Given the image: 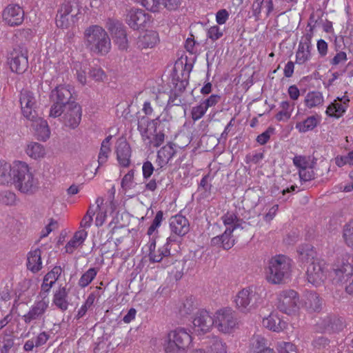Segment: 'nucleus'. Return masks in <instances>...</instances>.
I'll return each mask as SVG.
<instances>
[{"label":"nucleus","mask_w":353,"mask_h":353,"mask_svg":"<svg viewBox=\"0 0 353 353\" xmlns=\"http://www.w3.org/2000/svg\"><path fill=\"white\" fill-rule=\"evenodd\" d=\"M83 43L91 54L105 56L111 50V38L108 32L99 25H90L83 32Z\"/></svg>","instance_id":"1"},{"label":"nucleus","mask_w":353,"mask_h":353,"mask_svg":"<svg viewBox=\"0 0 353 353\" xmlns=\"http://www.w3.org/2000/svg\"><path fill=\"white\" fill-rule=\"evenodd\" d=\"M292 260L282 254L272 257L266 268V279L272 284H281L289 279L291 274Z\"/></svg>","instance_id":"2"},{"label":"nucleus","mask_w":353,"mask_h":353,"mask_svg":"<svg viewBox=\"0 0 353 353\" xmlns=\"http://www.w3.org/2000/svg\"><path fill=\"white\" fill-rule=\"evenodd\" d=\"M13 172L15 174L12 176L11 184H14L18 190L27 194H32L37 191V181L34 179L33 174L30 172L26 163L21 161L14 163Z\"/></svg>","instance_id":"3"},{"label":"nucleus","mask_w":353,"mask_h":353,"mask_svg":"<svg viewBox=\"0 0 353 353\" xmlns=\"http://www.w3.org/2000/svg\"><path fill=\"white\" fill-rule=\"evenodd\" d=\"M105 28L119 51L121 52L130 51V41L127 28L121 21L117 19L108 18L105 21Z\"/></svg>","instance_id":"4"},{"label":"nucleus","mask_w":353,"mask_h":353,"mask_svg":"<svg viewBox=\"0 0 353 353\" xmlns=\"http://www.w3.org/2000/svg\"><path fill=\"white\" fill-rule=\"evenodd\" d=\"M125 23L133 30H143L150 27L152 22V15L145 10L137 8H126L123 14Z\"/></svg>","instance_id":"5"},{"label":"nucleus","mask_w":353,"mask_h":353,"mask_svg":"<svg viewBox=\"0 0 353 353\" xmlns=\"http://www.w3.org/2000/svg\"><path fill=\"white\" fill-rule=\"evenodd\" d=\"M333 282L336 285H343L353 275V255L343 254L339 259L334 268Z\"/></svg>","instance_id":"6"},{"label":"nucleus","mask_w":353,"mask_h":353,"mask_svg":"<svg viewBox=\"0 0 353 353\" xmlns=\"http://www.w3.org/2000/svg\"><path fill=\"white\" fill-rule=\"evenodd\" d=\"M10 70L16 74H23L28 68V50L24 46L14 48L8 56Z\"/></svg>","instance_id":"7"},{"label":"nucleus","mask_w":353,"mask_h":353,"mask_svg":"<svg viewBox=\"0 0 353 353\" xmlns=\"http://www.w3.org/2000/svg\"><path fill=\"white\" fill-rule=\"evenodd\" d=\"M237 324L236 314L230 308H223L216 311L214 325L220 332L230 333Z\"/></svg>","instance_id":"8"},{"label":"nucleus","mask_w":353,"mask_h":353,"mask_svg":"<svg viewBox=\"0 0 353 353\" xmlns=\"http://www.w3.org/2000/svg\"><path fill=\"white\" fill-rule=\"evenodd\" d=\"M259 299V294L252 287H249L237 294L235 303L239 310L248 312L256 307Z\"/></svg>","instance_id":"9"},{"label":"nucleus","mask_w":353,"mask_h":353,"mask_svg":"<svg viewBox=\"0 0 353 353\" xmlns=\"http://www.w3.org/2000/svg\"><path fill=\"white\" fill-rule=\"evenodd\" d=\"M277 309L283 313L291 314L298 308L299 298L298 293L293 290H285L278 296Z\"/></svg>","instance_id":"10"},{"label":"nucleus","mask_w":353,"mask_h":353,"mask_svg":"<svg viewBox=\"0 0 353 353\" xmlns=\"http://www.w3.org/2000/svg\"><path fill=\"white\" fill-rule=\"evenodd\" d=\"M74 88L70 85L59 84L53 88L50 94V101H54L55 104H61L66 106L73 101L72 92Z\"/></svg>","instance_id":"11"},{"label":"nucleus","mask_w":353,"mask_h":353,"mask_svg":"<svg viewBox=\"0 0 353 353\" xmlns=\"http://www.w3.org/2000/svg\"><path fill=\"white\" fill-rule=\"evenodd\" d=\"M325 265L324 261L320 259H316L309 264L306 271L309 283L315 286H319L323 283L325 279Z\"/></svg>","instance_id":"12"},{"label":"nucleus","mask_w":353,"mask_h":353,"mask_svg":"<svg viewBox=\"0 0 353 353\" xmlns=\"http://www.w3.org/2000/svg\"><path fill=\"white\" fill-rule=\"evenodd\" d=\"M2 17L9 26H18L24 21V10L18 4H9L3 10Z\"/></svg>","instance_id":"13"},{"label":"nucleus","mask_w":353,"mask_h":353,"mask_svg":"<svg viewBox=\"0 0 353 353\" xmlns=\"http://www.w3.org/2000/svg\"><path fill=\"white\" fill-rule=\"evenodd\" d=\"M64 114L65 125L71 129H76L80 124L82 117V108L74 101L67 105Z\"/></svg>","instance_id":"14"},{"label":"nucleus","mask_w":353,"mask_h":353,"mask_svg":"<svg viewBox=\"0 0 353 353\" xmlns=\"http://www.w3.org/2000/svg\"><path fill=\"white\" fill-rule=\"evenodd\" d=\"M117 159L121 167L128 168L130 164L131 148L125 139H119L116 146Z\"/></svg>","instance_id":"15"},{"label":"nucleus","mask_w":353,"mask_h":353,"mask_svg":"<svg viewBox=\"0 0 353 353\" xmlns=\"http://www.w3.org/2000/svg\"><path fill=\"white\" fill-rule=\"evenodd\" d=\"M196 331L206 333L214 325V316L212 317L206 310L199 311L192 321Z\"/></svg>","instance_id":"16"},{"label":"nucleus","mask_w":353,"mask_h":353,"mask_svg":"<svg viewBox=\"0 0 353 353\" xmlns=\"http://www.w3.org/2000/svg\"><path fill=\"white\" fill-rule=\"evenodd\" d=\"M314 353H334L336 346L324 335H315L311 342Z\"/></svg>","instance_id":"17"},{"label":"nucleus","mask_w":353,"mask_h":353,"mask_svg":"<svg viewBox=\"0 0 353 353\" xmlns=\"http://www.w3.org/2000/svg\"><path fill=\"white\" fill-rule=\"evenodd\" d=\"M318 325L325 332H339L345 327L343 319L334 315L326 316L321 319Z\"/></svg>","instance_id":"18"},{"label":"nucleus","mask_w":353,"mask_h":353,"mask_svg":"<svg viewBox=\"0 0 353 353\" xmlns=\"http://www.w3.org/2000/svg\"><path fill=\"white\" fill-rule=\"evenodd\" d=\"M234 228H226L222 234L213 237L210 241V245L218 248H223L224 250H229L234 245V240L232 239Z\"/></svg>","instance_id":"19"},{"label":"nucleus","mask_w":353,"mask_h":353,"mask_svg":"<svg viewBox=\"0 0 353 353\" xmlns=\"http://www.w3.org/2000/svg\"><path fill=\"white\" fill-rule=\"evenodd\" d=\"M82 5L79 0H65L58 12H65L70 14L72 22L74 23L79 20L78 15L81 14Z\"/></svg>","instance_id":"20"},{"label":"nucleus","mask_w":353,"mask_h":353,"mask_svg":"<svg viewBox=\"0 0 353 353\" xmlns=\"http://www.w3.org/2000/svg\"><path fill=\"white\" fill-rule=\"evenodd\" d=\"M34 135L40 141H46L50 136V130L46 120L41 117L33 121Z\"/></svg>","instance_id":"21"},{"label":"nucleus","mask_w":353,"mask_h":353,"mask_svg":"<svg viewBox=\"0 0 353 353\" xmlns=\"http://www.w3.org/2000/svg\"><path fill=\"white\" fill-rule=\"evenodd\" d=\"M142 6L152 12H158L161 6L168 10H176V0H143Z\"/></svg>","instance_id":"22"},{"label":"nucleus","mask_w":353,"mask_h":353,"mask_svg":"<svg viewBox=\"0 0 353 353\" xmlns=\"http://www.w3.org/2000/svg\"><path fill=\"white\" fill-rule=\"evenodd\" d=\"M298 261L302 264L311 263L318 259L314 247L310 244H303L297 248Z\"/></svg>","instance_id":"23"},{"label":"nucleus","mask_w":353,"mask_h":353,"mask_svg":"<svg viewBox=\"0 0 353 353\" xmlns=\"http://www.w3.org/2000/svg\"><path fill=\"white\" fill-rule=\"evenodd\" d=\"M48 307V301L43 300L35 303L29 312L23 316V319L26 323H30L32 320L37 319L39 316L45 313Z\"/></svg>","instance_id":"24"},{"label":"nucleus","mask_w":353,"mask_h":353,"mask_svg":"<svg viewBox=\"0 0 353 353\" xmlns=\"http://www.w3.org/2000/svg\"><path fill=\"white\" fill-rule=\"evenodd\" d=\"M263 325L266 328L276 332L282 331L286 327L285 321L274 312H272L268 317L263 319Z\"/></svg>","instance_id":"25"},{"label":"nucleus","mask_w":353,"mask_h":353,"mask_svg":"<svg viewBox=\"0 0 353 353\" xmlns=\"http://www.w3.org/2000/svg\"><path fill=\"white\" fill-rule=\"evenodd\" d=\"M41 250L37 248L28 254L27 268L33 273L38 272L42 268Z\"/></svg>","instance_id":"26"},{"label":"nucleus","mask_w":353,"mask_h":353,"mask_svg":"<svg viewBox=\"0 0 353 353\" xmlns=\"http://www.w3.org/2000/svg\"><path fill=\"white\" fill-rule=\"evenodd\" d=\"M322 301L316 292H309L306 295L304 306L309 312H319L321 310Z\"/></svg>","instance_id":"27"},{"label":"nucleus","mask_w":353,"mask_h":353,"mask_svg":"<svg viewBox=\"0 0 353 353\" xmlns=\"http://www.w3.org/2000/svg\"><path fill=\"white\" fill-rule=\"evenodd\" d=\"M14 164L12 166L10 163L4 161H0V184L8 185L12 183L14 173Z\"/></svg>","instance_id":"28"},{"label":"nucleus","mask_w":353,"mask_h":353,"mask_svg":"<svg viewBox=\"0 0 353 353\" xmlns=\"http://www.w3.org/2000/svg\"><path fill=\"white\" fill-rule=\"evenodd\" d=\"M192 343V336L185 328L178 327V353H186Z\"/></svg>","instance_id":"29"},{"label":"nucleus","mask_w":353,"mask_h":353,"mask_svg":"<svg viewBox=\"0 0 353 353\" xmlns=\"http://www.w3.org/2000/svg\"><path fill=\"white\" fill-rule=\"evenodd\" d=\"M159 119L149 121L146 117H142L141 121L138 123V130L140 131L142 137H145L147 139L150 137L147 135L148 130H153V132H157V125L158 124Z\"/></svg>","instance_id":"30"},{"label":"nucleus","mask_w":353,"mask_h":353,"mask_svg":"<svg viewBox=\"0 0 353 353\" xmlns=\"http://www.w3.org/2000/svg\"><path fill=\"white\" fill-rule=\"evenodd\" d=\"M68 294L65 287H60L54 294L53 303L62 311H65L68 309Z\"/></svg>","instance_id":"31"},{"label":"nucleus","mask_w":353,"mask_h":353,"mask_svg":"<svg viewBox=\"0 0 353 353\" xmlns=\"http://www.w3.org/2000/svg\"><path fill=\"white\" fill-rule=\"evenodd\" d=\"M165 353H176V329L170 331L163 343Z\"/></svg>","instance_id":"32"},{"label":"nucleus","mask_w":353,"mask_h":353,"mask_svg":"<svg viewBox=\"0 0 353 353\" xmlns=\"http://www.w3.org/2000/svg\"><path fill=\"white\" fill-rule=\"evenodd\" d=\"M175 144L172 142H168L167 145L163 146L157 152V159L166 164L169 163L172 157L176 153L174 149Z\"/></svg>","instance_id":"33"},{"label":"nucleus","mask_w":353,"mask_h":353,"mask_svg":"<svg viewBox=\"0 0 353 353\" xmlns=\"http://www.w3.org/2000/svg\"><path fill=\"white\" fill-rule=\"evenodd\" d=\"M176 290V272H169L163 287L161 288V294L165 296H170L172 292Z\"/></svg>","instance_id":"34"},{"label":"nucleus","mask_w":353,"mask_h":353,"mask_svg":"<svg viewBox=\"0 0 353 353\" xmlns=\"http://www.w3.org/2000/svg\"><path fill=\"white\" fill-rule=\"evenodd\" d=\"M324 99L321 92L319 91L309 92L304 99L305 105L308 108L317 107L323 103Z\"/></svg>","instance_id":"35"},{"label":"nucleus","mask_w":353,"mask_h":353,"mask_svg":"<svg viewBox=\"0 0 353 353\" xmlns=\"http://www.w3.org/2000/svg\"><path fill=\"white\" fill-rule=\"evenodd\" d=\"M196 308L195 299L192 296H190L183 300L178 308V312L181 316H186Z\"/></svg>","instance_id":"36"},{"label":"nucleus","mask_w":353,"mask_h":353,"mask_svg":"<svg viewBox=\"0 0 353 353\" xmlns=\"http://www.w3.org/2000/svg\"><path fill=\"white\" fill-rule=\"evenodd\" d=\"M208 353H227V345L218 337H213L207 347Z\"/></svg>","instance_id":"37"},{"label":"nucleus","mask_w":353,"mask_h":353,"mask_svg":"<svg viewBox=\"0 0 353 353\" xmlns=\"http://www.w3.org/2000/svg\"><path fill=\"white\" fill-rule=\"evenodd\" d=\"M26 152L29 157L34 159L43 157L46 154L44 147L37 142H32L28 145Z\"/></svg>","instance_id":"38"},{"label":"nucleus","mask_w":353,"mask_h":353,"mask_svg":"<svg viewBox=\"0 0 353 353\" xmlns=\"http://www.w3.org/2000/svg\"><path fill=\"white\" fill-rule=\"evenodd\" d=\"M346 108L342 104L334 101L327 106L325 114L330 117L339 119L345 112Z\"/></svg>","instance_id":"39"},{"label":"nucleus","mask_w":353,"mask_h":353,"mask_svg":"<svg viewBox=\"0 0 353 353\" xmlns=\"http://www.w3.org/2000/svg\"><path fill=\"white\" fill-rule=\"evenodd\" d=\"M159 41V34L155 31H148L141 39L143 48H153Z\"/></svg>","instance_id":"40"},{"label":"nucleus","mask_w":353,"mask_h":353,"mask_svg":"<svg viewBox=\"0 0 353 353\" xmlns=\"http://www.w3.org/2000/svg\"><path fill=\"white\" fill-rule=\"evenodd\" d=\"M99 271L97 268H90L84 272L79 280V285L84 288L87 287L95 279Z\"/></svg>","instance_id":"41"},{"label":"nucleus","mask_w":353,"mask_h":353,"mask_svg":"<svg viewBox=\"0 0 353 353\" xmlns=\"http://www.w3.org/2000/svg\"><path fill=\"white\" fill-rule=\"evenodd\" d=\"M250 347L254 353H259L265 349H271L266 346V340L261 335L253 336L250 340Z\"/></svg>","instance_id":"42"},{"label":"nucleus","mask_w":353,"mask_h":353,"mask_svg":"<svg viewBox=\"0 0 353 353\" xmlns=\"http://www.w3.org/2000/svg\"><path fill=\"white\" fill-rule=\"evenodd\" d=\"M221 219L226 228L230 227V228H234V230L241 227V222L242 221L236 214L229 212L225 214Z\"/></svg>","instance_id":"43"},{"label":"nucleus","mask_w":353,"mask_h":353,"mask_svg":"<svg viewBox=\"0 0 353 353\" xmlns=\"http://www.w3.org/2000/svg\"><path fill=\"white\" fill-rule=\"evenodd\" d=\"M317 121L315 116L308 117L302 122L296 124V128L301 132H306L312 130L317 125Z\"/></svg>","instance_id":"44"},{"label":"nucleus","mask_w":353,"mask_h":353,"mask_svg":"<svg viewBox=\"0 0 353 353\" xmlns=\"http://www.w3.org/2000/svg\"><path fill=\"white\" fill-rule=\"evenodd\" d=\"M19 102L21 105L25 108H33L35 105V99L32 92L30 90H22L20 92Z\"/></svg>","instance_id":"45"},{"label":"nucleus","mask_w":353,"mask_h":353,"mask_svg":"<svg viewBox=\"0 0 353 353\" xmlns=\"http://www.w3.org/2000/svg\"><path fill=\"white\" fill-rule=\"evenodd\" d=\"M170 77H172V83L174 85V89L170 90L168 105H175L176 104H174V102L176 99V61L174 62Z\"/></svg>","instance_id":"46"},{"label":"nucleus","mask_w":353,"mask_h":353,"mask_svg":"<svg viewBox=\"0 0 353 353\" xmlns=\"http://www.w3.org/2000/svg\"><path fill=\"white\" fill-rule=\"evenodd\" d=\"M0 343L3 344L0 346V352L8 353L14 345V336L5 331L3 336L0 339Z\"/></svg>","instance_id":"47"},{"label":"nucleus","mask_w":353,"mask_h":353,"mask_svg":"<svg viewBox=\"0 0 353 353\" xmlns=\"http://www.w3.org/2000/svg\"><path fill=\"white\" fill-rule=\"evenodd\" d=\"M94 299L95 295L94 293H91L88 295L85 303L81 305V307H80L77 312V314L76 315V318L77 319H79L80 318L83 317L86 314L88 308L93 305Z\"/></svg>","instance_id":"48"},{"label":"nucleus","mask_w":353,"mask_h":353,"mask_svg":"<svg viewBox=\"0 0 353 353\" xmlns=\"http://www.w3.org/2000/svg\"><path fill=\"white\" fill-rule=\"evenodd\" d=\"M343 237L347 245L353 248V221L347 223L343 230Z\"/></svg>","instance_id":"49"},{"label":"nucleus","mask_w":353,"mask_h":353,"mask_svg":"<svg viewBox=\"0 0 353 353\" xmlns=\"http://www.w3.org/2000/svg\"><path fill=\"white\" fill-rule=\"evenodd\" d=\"M178 236H183L190 231V224L188 220L183 216L178 213Z\"/></svg>","instance_id":"50"},{"label":"nucleus","mask_w":353,"mask_h":353,"mask_svg":"<svg viewBox=\"0 0 353 353\" xmlns=\"http://www.w3.org/2000/svg\"><path fill=\"white\" fill-rule=\"evenodd\" d=\"M0 201L6 205H13L16 201V195L10 190H6L1 193Z\"/></svg>","instance_id":"51"},{"label":"nucleus","mask_w":353,"mask_h":353,"mask_svg":"<svg viewBox=\"0 0 353 353\" xmlns=\"http://www.w3.org/2000/svg\"><path fill=\"white\" fill-rule=\"evenodd\" d=\"M209 178V175H205L201 180L198 188L199 192H201L202 194L203 193V197L208 196L210 193L212 185L208 183Z\"/></svg>","instance_id":"52"},{"label":"nucleus","mask_w":353,"mask_h":353,"mask_svg":"<svg viewBox=\"0 0 353 353\" xmlns=\"http://www.w3.org/2000/svg\"><path fill=\"white\" fill-rule=\"evenodd\" d=\"M300 180L301 181H309L314 179L315 173L313 170V168L308 165L305 169L299 170V171Z\"/></svg>","instance_id":"53"},{"label":"nucleus","mask_w":353,"mask_h":353,"mask_svg":"<svg viewBox=\"0 0 353 353\" xmlns=\"http://www.w3.org/2000/svg\"><path fill=\"white\" fill-rule=\"evenodd\" d=\"M149 257L150 261L152 263H159L162 261V257H159V256L156 255L154 254L155 248H156V239L153 236L150 238L149 241Z\"/></svg>","instance_id":"54"},{"label":"nucleus","mask_w":353,"mask_h":353,"mask_svg":"<svg viewBox=\"0 0 353 353\" xmlns=\"http://www.w3.org/2000/svg\"><path fill=\"white\" fill-rule=\"evenodd\" d=\"M277 347L279 353H298L296 347L290 342H280Z\"/></svg>","instance_id":"55"},{"label":"nucleus","mask_w":353,"mask_h":353,"mask_svg":"<svg viewBox=\"0 0 353 353\" xmlns=\"http://www.w3.org/2000/svg\"><path fill=\"white\" fill-rule=\"evenodd\" d=\"M60 14L59 19H56V25L59 28L67 29L70 26V21L68 19V14L65 12H58Z\"/></svg>","instance_id":"56"},{"label":"nucleus","mask_w":353,"mask_h":353,"mask_svg":"<svg viewBox=\"0 0 353 353\" xmlns=\"http://www.w3.org/2000/svg\"><path fill=\"white\" fill-rule=\"evenodd\" d=\"M207 108L204 106L203 103H201L199 105L194 106L192 109V119L194 121L201 119L206 112Z\"/></svg>","instance_id":"57"},{"label":"nucleus","mask_w":353,"mask_h":353,"mask_svg":"<svg viewBox=\"0 0 353 353\" xmlns=\"http://www.w3.org/2000/svg\"><path fill=\"white\" fill-rule=\"evenodd\" d=\"M51 102L52 104L50 109L49 117L52 118L59 117L63 113L66 106L61 104H55L54 101Z\"/></svg>","instance_id":"58"},{"label":"nucleus","mask_w":353,"mask_h":353,"mask_svg":"<svg viewBox=\"0 0 353 353\" xmlns=\"http://www.w3.org/2000/svg\"><path fill=\"white\" fill-rule=\"evenodd\" d=\"M88 74L90 77L96 81H99L103 80V77L105 76V72L101 68L92 67L89 69Z\"/></svg>","instance_id":"59"},{"label":"nucleus","mask_w":353,"mask_h":353,"mask_svg":"<svg viewBox=\"0 0 353 353\" xmlns=\"http://www.w3.org/2000/svg\"><path fill=\"white\" fill-rule=\"evenodd\" d=\"M134 174V170H130L122 179L121 180V187L124 190L130 189L132 186V183L133 181Z\"/></svg>","instance_id":"60"},{"label":"nucleus","mask_w":353,"mask_h":353,"mask_svg":"<svg viewBox=\"0 0 353 353\" xmlns=\"http://www.w3.org/2000/svg\"><path fill=\"white\" fill-rule=\"evenodd\" d=\"M314 32H313V28L311 27L309 30H307V33L304 34V36L302 37L301 40L300 41L301 45H303V46H305L306 50H310L312 48V43L311 40L313 37Z\"/></svg>","instance_id":"61"},{"label":"nucleus","mask_w":353,"mask_h":353,"mask_svg":"<svg viewBox=\"0 0 353 353\" xmlns=\"http://www.w3.org/2000/svg\"><path fill=\"white\" fill-rule=\"evenodd\" d=\"M223 32L218 26H212L208 31V37L213 41L218 40L223 36Z\"/></svg>","instance_id":"62"},{"label":"nucleus","mask_w":353,"mask_h":353,"mask_svg":"<svg viewBox=\"0 0 353 353\" xmlns=\"http://www.w3.org/2000/svg\"><path fill=\"white\" fill-rule=\"evenodd\" d=\"M274 129L268 128L265 132L258 135L256 141L261 145H265L270 139V135L273 134Z\"/></svg>","instance_id":"63"},{"label":"nucleus","mask_w":353,"mask_h":353,"mask_svg":"<svg viewBox=\"0 0 353 353\" xmlns=\"http://www.w3.org/2000/svg\"><path fill=\"white\" fill-rule=\"evenodd\" d=\"M61 272H62V269H61V266H55L53 268V269L52 270L48 272L44 276L43 281L48 282V281L49 279H52V278H54V280L55 279V281H57L59 277L61 276Z\"/></svg>","instance_id":"64"}]
</instances>
